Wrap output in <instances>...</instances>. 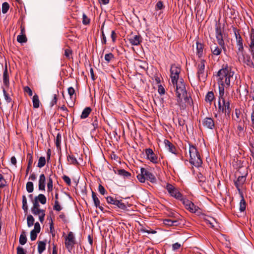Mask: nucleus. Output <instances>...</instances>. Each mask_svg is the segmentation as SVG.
<instances>
[{
	"mask_svg": "<svg viewBox=\"0 0 254 254\" xmlns=\"http://www.w3.org/2000/svg\"><path fill=\"white\" fill-rule=\"evenodd\" d=\"M235 72L232 70V68L228 66L227 64L223 65L222 68L217 72V76L219 85L225 86L226 88L230 87L231 82L235 80L234 77Z\"/></svg>",
	"mask_w": 254,
	"mask_h": 254,
	"instance_id": "obj_1",
	"label": "nucleus"
},
{
	"mask_svg": "<svg viewBox=\"0 0 254 254\" xmlns=\"http://www.w3.org/2000/svg\"><path fill=\"white\" fill-rule=\"evenodd\" d=\"M173 85L175 88L177 101L178 104H180L183 99H184L186 102L189 103L190 100L192 101L190 96L188 95L185 84L182 78H180L178 82L173 84Z\"/></svg>",
	"mask_w": 254,
	"mask_h": 254,
	"instance_id": "obj_2",
	"label": "nucleus"
},
{
	"mask_svg": "<svg viewBox=\"0 0 254 254\" xmlns=\"http://www.w3.org/2000/svg\"><path fill=\"white\" fill-rule=\"evenodd\" d=\"M189 152L190 163L196 167L201 166L202 161L196 147L190 144Z\"/></svg>",
	"mask_w": 254,
	"mask_h": 254,
	"instance_id": "obj_3",
	"label": "nucleus"
},
{
	"mask_svg": "<svg viewBox=\"0 0 254 254\" xmlns=\"http://www.w3.org/2000/svg\"><path fill=\"white\" fill-rule=\"evenodd\" d=\"M206 61L201 60L197 65V75L198 80L204 82L207 77V72L205 70Z\"/></svg>",
	"mask_w": 254,
	"mask_h": 254,
	"instance_id": "obj_4",
	"label": "nucleus"
},
{
	"mask_svg": "<svg viewBox=\"0 0 254 254\" xmlns=\"http://www.w3.org/2000/svg\"><path fill=\"white\" fill-rule=\"evenodd\" d=\"M166 189L170 195L177 199H182L183 194L180 192L179 189L170 184H167Z\"/></svg>",
	"mask_w": 254,
	"mask_h": 254,
	"instance_id": "obj_5",
	"label": "nucleus"
},
{
	"mask_svg": "<svg viewBox=\"0 0 254 254\" xmlns=\"http://www.w3.org/2000/svg\"><path fill=\"white\" fill-rule=\"evenodd\" d=\"M215 35L218 44L221 47L224 51L225 52L226 49L220 24H216L215 25Z\"/></svg>",
	"mask_w": 254,
	"mask_h": 254,
	"instance_id": "obj_6",
	"label": "nucleus"
},
{
	"mask_svg": "<svg viewBox=\"0 0 254 254\" xmlns=\"http://www.w3.org/2000/svg\"><path fill=\"white\" fill-rule=\"evenodd\" d=\"M170 72L172 84L176 83L180 80L179 76L181 72V68L175 64H173L171 66Z\"/></svg>",
	"mask_w": 254,
	"mask_h": 254,
	"instance_id": "obj_7",
	"label": "nucleus"
},
{
	"mask_svg": "<svg viewBox=\"0 0 254 254\" xmlns=\"http://www.w3.org/2000/svg\"><path fill=\"white\" fill-rule=\"evenodd\" d=\"M75 244L74 236L72 232H69L65 239V246L70 251Z\"/></svg>",
	"mask_w": 254,
	"mask_h": 254,
	"instance_id": "obj_8",
	"label": "nucleus"
},
{
	"mask_svg": "<svg viewBox=\"0 0 254 254\" xmlns=\"http://www.w3.org/2000/svg\"><path fill=\"white\" fill-rule=\"evenodd\" d=\"M234 34L236 39L237 45L238 47V52H243L244 51L243 39L240 35L239 32L236 28H233Z\"/></svg>",
	"mask_w": 254,
	"mask_h": 254,
	"instance_id": "obj_9",
	"label": "nucleus"
},
{
	"mask_svg": "<svg viewBox=\"0 0 254 254\" xmlns=\"http://www.w3.org/2000/svg\"><path fill=\"white\" fill-rule=\"evenodd\" d=\"M146 159L152 163L156 164L158 163L157 157L151 148H146L145 150Z\"/></svg>",
	"mask_w": 254,
	"mask_h": 254,
	"instance_id": "obj_10",
	"label": "nucleus"
},
{
	"mask_svg": "<svg viewBox=\"0 0 254 254\" xmlns=\"http://www.w3.org/2000/svg\"><path fill=\"white\" fill-rule=\"evenodd\" d=\"M31 212L34 215L39 216V220L41 223H43L45 216V210L41 209L40 208L36 209H31Z\"/></svg>",
	"mask_w": 254,
	"mask_h": 254,
	"instance_id": "obj_11",
	"label": "nucleus"
},
{
	"mask_svg": "<svg viewBox=\"0 0 254 254\" xmlns=\"http://www.w3.org/2000/svg\"><path fill=\"white\" fill-rule=\"evenodd\" d=\"M243 62L248 66L250 72L254 71V63L249 55L243 56Z\"/></svg>",
	"mask_w": 254,
	"mask_h": 254,
	"instance_id": "obj_12",
	"label": "nucleus"
},
{
	"mask_svg": "<svg viewBox=\"0 0 254 254\" xmlns=\"http://www.w3.org/2000/svg\"><path fill=\"white\" fill-rule=\"evenodd\" d=\"M202 125L205 127L210 129H213L215 127L214 121L211 118H205L202 121Z\"/></svg>",
	"mask_w": 254,
	"mask_h": 254,
	"instance_id": "obj_13",
	"label": "nucleus"
},
{
	"mask_svg": "<svg viewBox=\"0 0 254 254\" xmlns=\"http://www.w3.org/2000/svg\"><path fill=\"white\" fill-rule=\"evenodd\" d=\"M131 45L138 46L142 42V38L139 35H131L128 39Z\"/></svg>",
	"mask_w": 254,
	"mask_h": 254,
	"instance_id": "obj_14",
	"label": "nucleus"
},
{
	"mask_svg": "<svg viewBox=\"0 0 254 254\" xmlns=\"http://www.w3.org/2000/svg\"><path fill=\"white\" fill-rule=\"evenodd\" d=\"M140 171L142 174H143L145 180H149L152 183H154L156 181V178L154 175L151 173L150 172L146 170L144 168H141L140 169Z\"/></svg>",
	"mask_w": 254,
	"mask_h": 254,
	"instance_id": "obj_15",
	"label": "nucleus"
},
{
	"mask_svg": "<svg viewBox=\"0 0 254 254\" xmlns=\"http://www.w3.org/2000/svg\"><path fill=\"white\" fill-rule=\"evenodd\" d=\"M246 180V178L245 176H239L236 181H235V185L240 193L242 192L241 191V187L245 183Z\"/></svg>",
	"mask_w": 254,
	"mask_h": 254,
	"instance_id": "obj_16",
	"label": "nucleus"
},
{
	"mask_svg": "<svg viewBox=\"0 0 254 254\" xmlns=\"http://www.w3.org/2000/svg\"><path fill=\"white\" fill-rule=\"evenodd\" d=\"M237 129L236 130V132L237 134L240 137H243L245 135V131H244V124L245 121H243V122L241 123H237Z\"/></svg>",
	"mask_w": 254,
	"mask_h": 254,
	"instance_id": "obj_17",
	"label": "nucleus"
},
{
	"mask_svg": "<svg viewBox=\"0 0 254 254\" xmlns=\"http://www.w3.org/2000/svg\"><path fill=\"white\" fill-rule=\"evenodd\" d=\"M250 40L251 43L249 45V51L251 52L253 60H254V29L253 28L251 30Z\"/></svg>",
	"mask_w": 254,
	"mask_h": 254,
	"instance_id": "obj_18",
	"label": "nucleus"
},
{
	"mask_svg": "<svg viewBox=\"0 0 254 254\" xmlns=\"http://www.w3.org/2000/svg\"><path fill=\"white\" fill-rule=\"evenodd\" d=\"M235 116H233L232 118L236 123H241L242 121V117H243L242 113L240 109L236 108L235 109Z\"/></svg>",
	"mask_w": 254,
	"mask_h": 254,
	"instance_id": "obj_19",
	"label": "nucleus"
},
{
	"mask_svg": "<svg viewBox=\"0 0 254 254\" xmlns=\"http://www.w3.org/2000/svg\"><path fill=\"white\" fill-rule=\"evenodd\" d=\"M45 182H46V178L44 174H41L39 177V182H38V188L39 190H45Z\"/></svg>",
	"mask_w": 254,
	"mask_h": 254,
	"instance_id": "obj_20",
	"label": "nucleus"
},
{
	"mask_svg": "<svg viewBox=\"0 0 254 254\" xmlns=\"http://www.w3.org/2000/svg\"><path fill=\"white\" fill-rule=\"evenodd\" d=\"M196 55L199 58H201L202 57L203 54L204 45L198 41H197L196 42Z\"/></svg>",
	"mask_w": 254,
	"mask_h": 254,
	"instance_id": "obj_21",
	"label": "nucleus"
},
{
	"mask_svg": "<svg viewBox=\"0 0 254 254\" xmlns=\"http://www.w3.org/2000/svg\"><path fill=\"white\" fill-rule=\"evenodd\" d=\"M165 146L167 149L172 153L176 154V148L170 141L168 140H165Z\"/></svg>",
	"mask_w": 254,
	"mask_h": 254,
	"instance_id": "obj_22",
	"label": "nucleus"
},
{
	"mask_svg": "<svg viewBox=\"0 0 254 254\" xmlns=\"http://www.w3.org/2000/svg\"><path fill=\"white\" fill-rule=\"evenodd\" d=\"M222 104L224 105V107L223 108L224 110L223 111H222V113H225V115H229L231 111L229 101L223 100Z\"/></svg>",
	"mask_w": 254,
	"mask_h": 254,
	"instance_id": "obj_23",
	"label": "nucleus"
},
{
	"mask_svg": "<svg viewBox=\"0 0 254 254\" xmlns=\"http://www.w3.org/2000/svg\"><path fill=\"white\" fill-rule=\"evenodd\" d=\"M3 82L5 86H9V76L8 74L7 67L6 65L5 66L4 70L3 73Z\"/></svg>",
	"mask_w": 254,
	"mask_h": 254,
	"instance_id": "obj_24",
	"label": "nucleus"
},
{
	"mask_svg": "<svg viewBox=\"0 0 254 254\" xmlns=\"http://www.w3.org/2000/svg\"><path fill=\"white\" fill-rule=\"evenodd\" d=\"M210 49L212 54L215 56L220 55L222 52V49H223L221 47L219 48L216 44L211 46Z\"/></svg>",
	"mask_w": 254,
	"mask_h": 254,
	"instance_id": "obj_25",
	"label": "nucleus"
},
{
	"mask_svg": "<svg viewBox=\"0 0 254 254\" xmlns=\"http://www.w3.org/2000/svg\"><path fill=\"white\" fill-rule=\"evenodd\" d=\"M67 160L70 165L78 166L79 165L76 158L73 154H69L67 156Z\"/></svg>",
	"mask_w": 254,
	"mask_h": 254,
	"instance_id": "obj_26",
	"label": "nucleus"
},
{
	"mask_svg": "<svg viewBox=\"0 0 254 254\" xmlns=\"http://www.w3.org/2000/svg\"><path fill=\"white\" fill-rule=\"evenodd\" d=\"M224 88H225V86L220 85L219 86V97L218 100H220L221 101H223V100H225V91H224Z\"/></svg>",
	"mask_w": 254,
	"mask_h": 254,
	"instance_id": "obj_27",
	"label": "nucleus"
},
{
	"mask_svg": "<svg viewBox=\"0 0 254 254\" xmlns=\"http://www.w3.org/2000/svg\"><path fill=\"white\" fill-rule=\"evenodd\" d=\"M91 108L89 107H86L82 111L80 116V118L82 119H86L88 117L89 115L91 112Z\"/></svg>",
	"mask_w": 254,
	"mask_h": 254,
	"instance_id": "obj_28",
	"label": "nucleus"
},
{
	"mask_svg": "<svg viewBox=\"0 0 254 254\" xmlns=\"http://www.w3.org/2000/svg\"><path fill=\"white\" fill-rule=\"evenodd\" d=\"M241 197L242 198L240 202V211L241 212H243L246 210V201L244 198L243 194L242 192L240 193Z\"/></svg>",
	"mask_w": 254,
	"mask_h": 254,
	"instance_id": "obj_29",
	"label": "nucleus"
},
{
	"mask_svg": "<svg viewBox=\"0 0 254 254\" xmlns=\"http://www.w3.org/2000/svg\"><path fill=\"white\" fill-rule=\"evenodd\" d=\"M46 242L39 241L38 243V252L39 254H41L46 249Z\"/></svg>",
	"mask_w": 254,
	"mask_h": 254,
	"instance_id": "obj_30",
	"label": "nucleus"
},
{
	"mask_svg": "<svg viewBox=\"0 0 254 254\" xmlns=\"http://www.w3.org/2000/svg\"><path fill=\"white\" fill-rule=\"evenodd\" d=\"M214 98L215 97L214 93L212 91H209L206 95L205 100L206 102H209L211 104Z\"/></svg>",
	"mask_w": 254,
	"mask_h": 254,
	"instance_id": "obj_31",
	"label": "nucleus"
},
{
	"mask_svg": "<svg viewBox=\"0 0 254 254\" xmlns=\"http://www.w3.org/2000/svg\"><path fill=\"white\" fill-rule=\"evenodd\" d=\"M117 174L127 178H129L131 177V174L124 169L117 170Z\"/></svg>",
	"mask_w": 254,
	"mask_h": 254,
	"instance_id": "obj_32",
	"label": "nucleus"
},
{
	"mask_svg": "<svg viewBox=\"0 0 254 254\" xmlns=\"http://www.w3.org/2000/svg\"><path fill=\"white\" fill-rule=\"evenodd\" d=\"M35 199L40 202L42 204H45L47 201V198L43 194H39L38 196H35Z\"/></svg>",
	"mask_w": 254,
	"mask_h": 254,
	"instance_id": "obj_33",
	"label": "nucleus"
},
{
	"mask_svg": "<svg viewBox=\"0 0 254 254\" xmlns=\"http://www.w3.org/2000/svg\"><path fill=\"white\" fill-rule=\"evenodd\" d=\"M27 242V238L26 235V233L25 231H22L21 232L20 237H19V243L21 245H25Z\"/></svg>",
	"mask_w": 254,
	"mask_h": 254,
	"instance_id": "obj_34",
	"label": "nucleus"
},
{
	"mask_svg": "<svg viewBox=\"0 0 254 254\" xmlns=\"http://www.w3.org/2000/svg\"><path fill=\"white\" fill-rule=\"evenodd\" d=\"M187 209L189 210L190 212L194 213L197 211L198 207L195 206L192 202L185 207Z\"/></svg>",
	"mask_w": 254,
	"mask_h": 254,
	"instance_id": "obj_35",
	"label": "nucleus"
},
{
	"mask_svg": "<svg viewBox=\"0 0 254 254\" xmlns=\"http://www.w3.org/2000/svg\"><path fill=\"white\" fill-rule=\"evenodd\" d=\"M32 102L33 107L34 108H38L39 107L40 105V101L39 99V97L37 94H35L32 98Z\"/></svg>",
	"mask_w": 254,
	"mask_h": 254,
	"instance_id": "obj_36",
	"label": "nucleus"
},
{
	"mask_svg": "<svg viewBox=\"0 0 254 254\" xmlns=\"http://www.w3.org/2000/svg\"><path fill=\"white\" fill-rule=\"evenodd\" d=\"M92 198L96 207L99 206V204H100V200L97 196L96 193L93 191H92Z\"/></svg>",
	"mask_w": 254,
	"mask_h": 254,
	"instance_id": "obj_37",
	"label": "nucleus"
},
{
	"mask_svg": "<svg viewBox=\"0 0 254 254\" xmlns=\"http://www.w3.org/2000/svg\"><path fill=\"white\" fill-rule=\"evenodd\" d=\"M35 219L33 216L31 215H29L27 217V223L28 227H32L34 223Z\"/></svg>",
	"mask_w": 254,
	"mask_h": 254,
	"instance_id": "obj_38",
	"label": "nucleus"
},
{
	"mask_svg": "<svg viewBox=\"0 0 254 254\" xmlns=\"http://www.w3.org/2000/svg\"><path fill=\"white\" fill-rule=\"evenodd\" d=\"M115 205L117 206L119 208L123 210H126L127 208L126 205L122 202V200H117Z\"/></svg>",
	"mask_w": 254,
	"mask_h": 254,
	"instance_id": "obj_39",
	"label": "nucleus"
},
{
	"mask_svg": "<svg viewBox=\"0 0 254 254\" xmlns=\"http://www.w3.org/2000/svg\"><path fill=\"white\" fill-rule=\"evenodd\" d=\"M61 134L60 133H58L57 135L55 141L56 145L58 149H61Z\"/></svg>",
	"mask_w": 254,
	"mask_h": 254,
	"instance_id": "obj_40",
	"label": "nucleus"
},
{
	"mask_svg": "<svg viewBox=\"0 0 254 254\" xmlns=\"http://www.w3.org/2000/svg\"><path fill=\"white\" fill-rule=\"evenodd\" d=\"M46 164V159L45 157L41 156L39 158L37 167L41 168L44 167Z\"/></svg>",
	"mask_w": 254,
	"mask_h": 254,
	"instance_id": "obj_41",
	"label": "nucleus"
},
{
	"mask_svg": "<svg viewBox=\"0 0 254 254\" xmlns=\"http://www.w3.org/2000/svg\"><path fill=\"white\" fill-rule=\"evenodd\" d=\"M22 209L24 212H27L28 210V205L27 198L25 195L22 196Z\"/></svg>",
	"mask_w": 254,
	"mask_h": 254,
	"instance_id": "obj_42",
	"label": "nucleus"
},
{
	"mask_svg": "<svg viewBox=\"0 0 254 254\" xmlns=\"http://www.w3.org/2000/svg\"><path fill=\"white\" fill-rule=\"evenodd\" d=\"M17 41L20 43H26L27 39L25 35H19L17 37Z\"/></svg>",
	"mask_w": 254,
	"mask_h": 254,
	"instance_id": "obj_43",
	"label": "nucleus"
},
{
	"mask_svg": "<svg viewBox=\"0 0 254 254\" xmlns=\"http://www.w3.org/2000/svg\"><path fill=\"white\" fill-rule=\"evenodd\" d=\"M26 189L28 192H33L34 190L33 183L32 182H28L26 184Z\"/></svg>",
	"mask_w": 254,
	"mask_h": 254,
	"instance_id": "obj_44",
	"label": "nucleus"
},
{
	"mask_svg": "<svg viewBox=\"0 0 254 254\" xmlns=\"http://www.w3.org/2000/svg\"><path fill=\"white\" fill-rule=\"evenodd\" d=\"M168 216L171 217V219H180L181 216L176 212H170L168 214Z\"/></svg>",
	"mask_w": 254,
	"mask_h": 254,
	"instance_id": "obj_45",
	"label": "nucleus"
},
{
	"mask_svg": "<svg viewBox=\"0 0 254 254\" xmlns=\"http://www.w3.org/2000/svg\"><path fill=\"white\" fill-rule=\"evenodd\" d=\"M53 180L50 176L48 178V182L47 184L48 191L50 192L53 190Z\"/></svg>",
	"mask_w": 254,
	"mask_h": 254,
	"instance_id": "obj_46",
	"label": "nucleus"
},
{
	"mask_svg": "<svg viewBox=\"0 0 254 254\" xmlns=\"http://www.w3.org/2000/svg\"><path fill=\"white\" fill-rule=\"evenodd\" d=\"M6 185V182L3 176L0 174V189L3 188Z\"/></svg>",
	"mask_w": 254,
	"mask_h": 254,
	"instance_id": "obj_47",
	"label": "nucleus"
},
{
	"mask_svg": "<svg viewBox=\"0 0 254 254\" xmlns=\"http://www.w3.org/2000/svg\"><path fill=\"white\" fill-rule=\"evenodd\" d=\"M9 8V4L4 2L2 4V12L4 14L6 13Z\"/></svg>",
	"mask_w": 254,
	"mask_h": 254,
	"instance_id": "obj_48",
	"label": "nucleus"
},
{
	"mask_svg": "<svg viewBox=\"0 0 254 254\" xmlns=\"http://www.w3.org/2000/svg\"><path fill=\"white\" fill-rule=\"evenodd\" d=\"M93 122H92V126L94 127V130H95L96 128H97L99 127L98 125V118L97 116H94L92 118Z\"/></svg>",
	"mask_w": 254,
	"mask_h": 254,
	"instance_id": "obj_49",
	"label": "nucleus"
},
{
	"mask_svg": "<svg viewBox=\"0 0 254 254\" xmlns=\"http://www.w3.org/2000/svg\"><path fill=\"white\" fill-rule=\"evenodd\" d=\"M106 200L108 203L112 204L115 205L117 199L114 198L113 197L109 196L106 197Z\"/></svg>",
	"mask_w": 254,
	"mask_h": 254,
	"instance_id": "obj_50",
	"label": "nucleus"
},
{
	"mask_svg": "<svg viewBox=\"0 0 254 254\" xmlns=\"http://www.w3.org/2000/svg\"><path fill=\"white\" fill-rule=\"evenodd\" d=\"M114 58V56L112 53L107 54L105 55V60L108 63Z\"/></svg>",
	"mask_w": 254,
	"mask_h": 254,
	"instance_id": "obj_51",
	"label": "nucleus"
},
{
	"mask_svg": "<svg viewBox=\"0 0 254 254\" xmlns=\"http://www.w3.org/2000/svg\"><path fill=\"white\" fill-rule=\"evenodd\" d=\"M164 8V6L163 2L161 0H159L157 2L155 8L156 10H159L163 9Z\"/></svg>",
	"mask_w": 254,
	"mask_h": 254,
	"instance_id": "obj_52",
	"label": "nucleus"
},
{
	"mask_svg": "<svg viewBox=\"0 0 254 254\" xmlns=\"http://www.w3.org/2000/svg\"><path fill=\"white\" fill-rule=\"evenodd\" d=\"M2 91H3V95H4V99L7 102V103H10L12 101V99L9 96V95L6 92V91H5V89H3L2 90Z\"/></svg>",
	"mask_w": 254,
	"mask_h": 254,
	"instance_id": "obj_53",
	"label": "nucleus"
},
{
	"mask_svg": "<svg viewBox=\"0 0 254 254\" xmlns=\"http://www.w3.org/2000/svg\"><path fill=\"white\" fill-rule=\"evenodd\" d=\"M90 19L88 18L85 13L82 15V23L85 25H88L90 23Z\"/></svg>",
	"mask_w": 254,
	"mask_h": 254,
	"instance_id": "obj_54",
	"label": "nucleus"
},
{
	"mask_svg": "<svg viewBox=\"0 0 254 254\" xmlns=\"http://www.w3.org/2000/svg\"><path fill=\"white\" fill-rule=\"evenodd\" d=\"M53 209L55 210L58 211H59L62 210V208L60 206L58 200H55L54 205L53 206Z\"/></svg>",
	"mask_w": 254,
	"mask_h": 254,
	"instance_id": "obj_55",
	"label": "nucleus"
},
{
	"mask_svg": "<svg viewBox=\"0 0 254 254\" xmlns=\"http://www.w3.org/2000/svg\"><path fill=\"white\" fill-rule=\"evenodd\" d=\"M27 159L28 160V166H31L33 163V156L30 153H28L27 155Z\"/></svg>",
	"mask_w": 254,
	"mask_h": 254,
	"instance_id": "obj_56",
	"label": "nucleus"
},
{
	"mask_svg": "<svg viewBox=\"0 0 254 254\" xmlns=\"http://www.w3.org/2000/svg\"><path fill=\"white\" fill-rule=\"evenodd\" d=\"M179 200L182 202L183 204L185 205V207L187 206L188 204L191 202V201L187 199L186 198L184 197L183 195H182V198L179 199Z\"/></svg>",
	"mask_w": 254,
	"mask_h": 254,
	"instance_id": "obj_57",
	"label": "nucleus"
},
{
	"mask_svg": "<svg viewBox=\"0 0 254 254\" xmlns=\"http://www.w3.org/2000/svg\"><path fill=\"white\" fill-rule=\"evenodd\" d=\"M173 219H165L163 220V224L168 226H173Z\"/></svg>",
	"mask_w": 254,
	"mask_h": 254,
	"instance_id": "obj_58",
	"label": "nucleus"
},
{
	"mask_svg": "<svg viewBox=\"0 0 254 254\" xmlns=\"http://www.w3.org/2000/svg\"><path fill=\"white\" fill-rule=\"evenodd\" d=\"M41 230V227L40 225V224L39 222H37L34 224V228L32 230V231H34L35 232H36L37 233H39Z\"/></svg>",
	"mask_w": 254,
	"mask_h": 254,
	"instance_id": "obj_59",
	"label": "nucleus"
},
{
	"mask_svg": "<svg viewBox=\"0 0 254 254\" xmlns=\"http://www.w3.org/2000/svg\"><path fill=\"white\" fill-rule=\"evenodd\" d=\"M17 254H26V251L24 249L20 246H18L16 248Z\"/></svg>",
	"mask_w": 254,
	"mask_h": 254,
	"instance_id": "obj_60",
	"label": "nucleus"
},
{
	"mask_svg": "<svg viewBox=\"0 0 254 254\" xmlns=\"http://www.w3.org/2000/svg\"><path fill=\"white\" fill-rule=\"evenodd\" d=\"M72 54V51L69 49H66L64 50V56L68 59H70V56Z\"/></svg>",
	"mask_w": 254,
	"mask_h": 254,
	"instance_id": "obj_61",
	"label": "nucleus"
},
{
	"mask_svg": "<svg viewBox=\"0 0 254 254\" xmlns=\"http://www.w3.org/2000/svg\"><path fill=\"white\" fill-rule=\"evenodd\" d=\"M63 180L66 183L68 186H70L71 181L69 177L66 175H64L62 177Z\"/></svg>",
	"mask_w": 254,
	"mask_h": 254,
	"instance_id": "obj_62",
	"label": "nucleus"
},
{
	"mask_svg": "<svg viewBox=\"0 0 254 254\" xmlns=\"http://www.w3.org/2000/svg\"><path fill=\"white\" fill-rule=\"evenodd\" d=\"M137 179L139 180V181L141 183H144L145 182V176L143 174H142L141 173V174H138L137 176Z\"/></svg>",
	"mask_w": 254,
	"mask_h": 254,
	"instance_id": "obj_63",
	"label": "nucleus"
},
{
	"mask_svg": "<svg viewBox=\"0 0 254 254\" xmlns=\"http://www.w3.org/2000/svg\"><path fill=\"white\" fill-rule=\"evenodd\" d=\"M251 119L252 122L251 126L254 129V108H253L252 109V112L251 115Z\"/></svg>",
	"mask_w": 254,
	"mask_h": 254,
	"instance_id": "obj_64",
	"label": "nucleus"
}]
</instances>
